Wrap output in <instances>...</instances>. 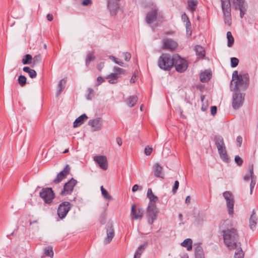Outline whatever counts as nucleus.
Wrapping results in <instances>:
<instances>
[{
	"label": "nucleus",
	"instance_id": "1",
	"mask_svg": "<svg viewBox=\"0 0 258 258\" xmlns=\"http://www.w3.org/2000/svg\"><path fill=\"white\" fill-rule=\"evenodd\" d=\"M236 80L235 82L234 89L236 90L241 91L244 92L248 88L249 84V76L247 73L245 72H241L238 74L237 71H235L232 74V81Z\"/></svg>",
	"mask_w": 258,
	"mask_h": 258
},
{
	"label": "nucleus",
	"instance_id": "2",
	"mask_svg": "<svg viewBox=\"0 0 258 258\" xmlns=\"http://www.w3.org/2000/svg\"><path fill=\"white\" fill-rule=\"evenodd\" d=\"M239 236L234 228L226 230L223 233V239L225 245L230 249L236 248L238 244Z\"/></svg>",
	"mask_w": 258,
	"mask_h": 258
},
{
	"label": "nucleus",
	"instance_id": "3",
	"mask_svg": "<svg viewBox=\"0 0 258 258\" xmlns=\"http://www.w3.org/2000/svg\"><path fill=\"white\" fill-rule=\"evenodd\" d=\"M214 141L218 150L221 159L226 163H229L230 159L227 155L226 146L223 137L220 135H216Z\"/></svg>",
	"mask_w": 258,
	"mask_h": 258
},
{
	"label": "nucleus",
	"instance_id": "4",
	"mask_svg": "<svg viewBox=\"0 0 258 258\" xmlns=\"http://www.w3.org/2000/svg\"><path fill=\"white\" fill-rule=\"evenodd\" d=\"M158 66L164 71H170L174 66L173 56L168 53H162L158 60Z\"/></svg>",
	"mask_w": 258,
	"mask_h": 258
},
{
	"label": "nucleus",
	"instance_id": "5",
	"mask_svg": "<svg viewBox=\"0 0 258 258\" xmlns=\"http://www.w3.org/2000/svg\"><path fill=\"white\" fill-rule=\"evenodd\" d=\"M221 1L224 23L228 26H230L232 23L230 1V0H221Z\"/></svg>",
	"mask_w": 258,
	"mask_h": 258
},
{
	"label": "nucleus",
	"instance_id": "6",
	"mask_svg": "<svg viewBox=\"0 0 258 258\" xmlns=\"http://www.w3.org/2000/svg\"><path fill=\"white\" fill-rule=\"evenodd\" d=\"M245 93L241 91L235 90L232 95V107L236 110L240 108L243 104Z\"/></svg>",
	"mask_w": 258,
	"mask_h": 258
},
{
	"label": "nucleus",
	"instance_id": "7",
	"mask_svg": "<svg viewBox=\"0 0 258 258\" xmlns=\"http://www.w3.org/2000/svg\"><path fill=\"white\" fill-rule=\"evenodd\" d=\"M232 7L235 11H239L240 17L243 18L246 14L248 5L245 0H233Z\"/></svg>",
	"mask_w": 258,
	"mask_h": 258
},
{
	"label": "nucleus",
	"instance_id": "8",
	"mask_svg": "<svg viewBox=\"0 0 258 258\" xmlns=\"http://www.w3.org/2000/svg\"><path fill=\"white\" fill-rule=\"evenodd\" d=\"M174 66L177 72H184L187 68L188 64L186 60L182 58L179 55H173Z\"/></svg>",
	"mask_w": 258,
	"mask_h": 258
},
{
	"label": "nucleus",
	"instance_id": "9",
	"mask_svg": "<svg viewBox=\"0 0 258 258\" xmlns=\"http://www.w3.org/2000/svg\"><path fill=\"white\" fill-rule=\"evenodd\" d=\"M39 196L48 204H50L55 197V194L51 187L43 188Z\"/></svg>",
	"mask_w": 258,
	"mask_h": 258
},
{
	"label": "nucleus",
	"instance_id": "10",
	"mask_svg": "<svg viewBox=\"0 0 258 258\" xmlns=\"http://www.w3.org/2000/svg\"><path fill=\"white\" fill-rule=\"evenodd\" d=\"M158 212L159 211L156 205L151 203L148 204L147 210V217L148 222L150 225H152L154 221L157 218Z\"/></svg>",
	"mask_w": 258,
	"mask_h": 258
},
{
	"label": "nucleus",
	"instance_id": "11",
	"mask_svg": "<svg viewBox=\"0 0 258 258\" xmlns=\"http://www.w3.org/2000/svg\"><path fill=\"white\" fill-rule=\"evenodd\" d=\"M72 207L73 205L69 202L65 201L60 203L58 206L57 211L58 217L61 219L65 218Z\"/></svg>",
	"mask_w": 258,
	"mask_h": 258
},
{
	"label": "nucleus",
	"instance_id": "12",
	"mask_svg": "<svg viewBox=\"0 0 258 258\" xmlns=\"http://www.w3.org/2000/svg\"><path fill=\"white\" fill-rule=\"evenodd\" d=\"M77 181L72 178L67 182L64 183L63 188L60 192L61 196L71 195L75 186L77 184Z\"/></svg>",
	"mask_w": 258,
	"mask_h": 258
},
{
	"label": "nucleus",
	"instance_id": "13",
	"mask_svg": "<svg viewBox=\"0 0 258 258\" xmlns=\"http://www.w3.org/2000/svg\"><path fill=\"white\" fill-rule=\"evenodd\" d=\"M120 0H107V7L110 15L115 16L120 9Z\"/></svg>",
	"mask_w": 258,
	"mask_h": 258
},
{
	"label": "nucleus",
	"instance_id": "14",
	"mask_svg": "<svg viewBox=\"0 0 258 258\" xmlns=\"http://www.w3.org/2000/svg\"><path fill=\"white\" fill-rule=\"evenodd\" d=\"M223 196L226 201V206L228 208V213L232 215L234 213L233 207L234 201L232 198V195L229 191H226L223 193Z\"/></svg>",
	"mask_w": 258,
	"mask_h": 258
},
{
	"label": "nucleus",
	"instance_id": "15",
	"mask_svg": "<svg viewBox=\"0 0 258 258\" xmlns=\"http://www.w3.org/2000/svg\"><path fill=\"white\" fill-rule=\"evenodd\" d=\"M106 237L104 242L105 244L110 243L115 235V231L112 222H108L106 226Z\"/></svg>",
	"mask_w": 258,
	"mask_h": 258
},
{
	"label": "nucleus",
	"instance_id": "16",
	"mask_svg": "<svg viewBox=\"0 0 258 258\" xmlns=\"http://www.w3.org/2000/svg\"><path fill=\"white\" fill-rule=\"evenodd\" d=\"M70 171L71 167L68 164H67L63 170L57 174L56 178L53 180L52 182L55 184L60 182L63 179L67 177Z\"/></svg>",
	"mask_w": 258,
	"mask_h": 258
},
{
	"label": "nucleus",
	"instance_id": "17",
	"mask_svg": "<svg viewBox=\"0 0 258 258\" xmlns=\"http://www.w3.org/2000/svg\"><path fill=\"white\" fill-rule=\"evenodd\" d=\"M144 215V210L142 208H137L136 205H133L131 208V216L132 219H141Z\"/></svg>",
	"mask_w": 258,
	"mask_h": 258
},
{
	"label": "nucleus",
	"instance_id": "18",
	"mask_svg": "<svg viewBox=\"0 0 258 258\" xmlns=\"http://www.w3.org/2000/svg\"><path fill=\"white\" fill-rule=\"evenodd\" d=\"M94 161L97 163L99 166L103 170H107L108 168L107 159L105 156H95L94 157Z\"/></svg>",
	"mask_w": 258,
	"mask_h": 258
},
{
	"label": "nucleus",
	"instance_id": "19",
	"mask_svg": "<svg viewBox=\"0 0 258 258\" xmlns=\"http://www.w3.org/2000/svg\"><path fill=\"white\" fill-rule=\"evenodd\" d=\"M88 125L94 128V131H99L102 128L103 124V120L101 117H97L96 118L90 119L88 121Z\"/></svg>",
	"mask_w": 258,
	"mask_h": 258
},
{
	"label": "nucleus",
	"instance_id": "20",
	"mask_svg": "<svg viewBox=\"0 0 258 258\" xmlns=\"http://www.w3.org/2000/svg\"><path fill=\"white\" fill-rule=\"evenodd\" d=\"M178 46L176 41L172 39L167 38L163 40V48L164 49L173 50Z\"/></svg>",
	"mask_w": 258,
	"mask_h": 258
},
{
	"label": "nucleus",
	"instance_id": "21",
	"mask_svg": "<svg viewBox=\"0 0 258 258\" xmlns=\"http://www.w3.org/2000/svg\"><path fill=\"white\" fill-rule=\"evenodd\" d=\"M249 173L250 174L251 181L250 183V194H252L253 189L255 185L256 181V176L254 174L253 172V165L251 164L248 167Z\"/></svg>",
	"mask_w": 258,
	"mask_h": 258
},
{
	"label": "nucleus",
	"instance_id": "22",
	"mask_svg": "<svg viewBox=\"0 0 258 258\" xmlns=\"http://www.w3.org/2000/svg\"><path fill=\"white\" fill-rule=\"evenodd\" d=\"M158 11L154 9L148 13L146 16V22L148 24H151L155 21L157 19Z\"/></svg>",
	"mask_w": 258,
	"mask_h": 258
},
{
	"label": "nucleus",
	"instance_id": "23",
	"mask_svg": "<svg viewBox=\"0 0 258 258\" xmlns=\"http://www.w3.org/2000/svg\"><path fill=\"white\" fill-rule=\"evenodd\" d=\"M88 119L86 114H83L76 119L73 123V127H77L82 125Z\"/></svg>",
	"mask_w": 258,
	"mask_h": 258
},
{
	"label": "nucleus",
	"instance_id": "24",
	"mask_svg": "<svg viewBox=\"0 0 258 258\" xmlns=\"http://www.w3.org/2000/svg\"><path fill=\"white\" fill-rule=\"evenodd\" d=\"M212 77V73L210 71L205 70L200 74V81L202 83L208 82Z\"/></svg>",
	"mask_w": 258,
	"mask_h": 258
},
{
	"label": "nucleus",
	"instance_id": "25",
	"mask_svg": "<svg viewBox=\"0 0 258 258\" xmlns=\"http://www.w3.org/2000/svg\"><path fill=\"white\" fill-rule=\"evenodd\" d=\"M147 196L150 200L148 204H150L151 203L152 204L156 205V202L157 201L158 198L153 193L151 188L148 189Z\"/></svg>",
	"mask_w": 258,
	"mask_h": 258
},
{
	"label": "nucleus",
	"instance_id": "26",
	"mask_svg": "<svg viewBox=\"0 0 258 258\" xmlns=\"http://www.w3.org/2000/svg\"><path fill=\"white\" fill-rule=\"evenodd\" d=\"M153 171L156 177H161L162 178H163L162 176V168L158 163H157L154 164L153 166Z\"/></svg>",
	"mask_w": 258,
	"mask_h": 258
},
{
	"label": "nucleus",
	"instance_id": "27",
	"mask_svg": "<svg viewBox=\"0 0 258 258\" xmlns=\"http://www.w3.org/2000/svg\"><path fill=\"white\" fill-rule=\"evenodd\" d=\"M257 219L255 215V213L254 210L252 211V214L249 218V227L251 229L253 230L256 225V221Z\"/></svg>",
	"mask_w": 258,
	"mask_h": 258
},
{
	"label": "nucleus",
	"instance_id": "28",
	"mask_svg": "<svg viewBox=\"0 0 258 258\" xmlns=\"http://www.w3.org/2000/svg\"><path fill=\"white\" fill-rule=\"evenodd\" d=\"M187 3L188 10L191 13H194L198 4L197 0H187Z\"/></svg>",
	"mask_w": 258,
	"mask_h": 258
},
{
	"label": "nucleus",
	"instance_id": "29",
	"mask_svg": "<svg viewBox=\"0 0 258 258\" xmlns=\"http://www.w3.org/2000/svg\"><path fill=\"white\" fill-rule=\"evenodd\" d=\"M138 100V97L136 95H133L130 96L126 100L125 102L127 106L130 107L134 106Z\"/></svg>",
	"mask_w": 258,
	"mask_h": 258
},
{
	"label": "nucleus",
	"instance_id": "30",
	"mask_svg": "<svg viewBox=\"0 0 258 258\" xmlns=\"http://www.w3.org/2000/svg\"><path fill=\"white\" fill-rule=\"evenodd\" d=\"M195 255L196 258H205L203 248L200 244L195 248Z\"/></svg>",
	"mask_w": 258,
	"mask_h": 258
},
{
	"label": "nucleus",
	"instance_id": "31",
	"mask_svg": "<svg viewBox=\"0 0 258 258\" xmlns=\"http://www.w3.org/2000/svg\"><path fill=\"white\" fill-rule=\"evenodd\" d=\"M67 83V78H64L62 79H61L58 84V90L56 93L57 96H58L60 95V94L61 93V92L64 90L66 84Z\"/></svg>",
	"mask_w": 258,
	"mask_h": 258
},
{
	"label": "nucleus",
	"instance_id": "32",
	"mask_svg": "<svg viewBox=\"0 0 258 258\" xmlns=\"http://www.w3.org/2000/svg\"><path fill=\"white\" fill-rule=\"evenodd\" d=\"M119 76H117L115 73H111L106 76V78L108 79V82L110 84H115L117 83V79L119 78Z\"/></svg>",
	"mask_w": 258,
	"mask_h": 258
},
{
	"label": "nucleus",
	"instance_id": "33",
	"mask_svg": "<svg viewBox=\"0 0 258 258\" xmlns=\"http://www.w3.org/2000/svg\"><path fill=\"white\" fill-rule=\"evenodd\" d=\"M195 50L199 58H203L205 56V51L202 46L196 45L195 47Z\"/></svg>",
	"mask_w": 258,
	"mask_h": 258
},
{
	"label": "nucleus",
	"instance_id": "34",
	"mask_svg": "<svg viewBox=\"0 0 258 258\" xmlns=\"http://www.w3.org/2000/svg\"><path fill=\"white\" fill-rule=\"evenodd\" d=\"M192 241L190 238H187L185 239L181 243V245L184 247L187 248V250H190L192 249Z\"/></svg>",
	"mask_w": 258,
	"mask_h": 258
},
{
	"label": "nucleus",
	"instance_id": "35",
	"mask_svg": "<svg viewBox=\"0 0 258 258\" xmlns=\"http://www.w3.org/2000/svg\"><path fill=\"white\" fill-rule=\"evenodd\" d=\"M238 244L239 247L235 252L234 258H243L244 254L241 247L240 242H239Z\"/></svg>",
	"mask_w": 258,
	"mask_h": 258
},
{
	"label": "nucleus",
	"instance_id": "36",
	"mask_svg": "<svg viewBox=\"0 0 258 258\" xmlns=\"http://www.w3.org/2000/svg\"><path fill=\"white\" fill-rule=\"evenodd\" d=\"M32 56L29 54H27L24 56L22 62L23 64H29L32 63Z\"/></svg>",
	"mask_w": 258,
	"mask_h": 258
},
{
	"label": "nucleus",
	"instance_id": "37",
	"mask_svg": "<svg viewBox=\"0 0 258 258\" xmlns=\"http://www.w3.org/2000/svg\"><path fill=\"white\" fill-rule=\"evenodd\" d=\"M148 245V242L145 241L143 244H141L137 249L135 253L136 254H138L139 255H141L143 251L146 249Z\"/></svg>",
	"mask_w": 258,
	"mask_h": 258
},
{
	"label": "nucleus",
	"instance_id": "38",
	"mask_svg": "<svg viewBox=\"0 0 258 258\" xmlns=\"http://www.w3.org/2000/svg\"><path fill=\"white\" fill-rule=\"evenodd\" d=\"M227 38L228 40L227 46L228 47H231L234 43V39L230 31H228L227 33Z\"/></svg>",
	"mask_w": 258,
	"mask_h": 258
},
{
	"label": "nucleus",
	"instance_id": "39",
	"mask_svg": "<svg viewBox=\"0 0 258 258\" xmlns=\"http://www.w3.org/2000/svg\"><path fill=\"white\" fill-rule=\"evenodd\" d=\"M100 189H101V194H102L103 197L105 199L109 200L112 199L111 196L109 195L108 192L107 191V190H106L105 188H104L103 186H101Z\"/></svg>",
	"mask_w": 258,
	"mask_h": 258
},
{
	"label": "nucleus",
	"instance_id": "40",
	"mask_svg": "<svg viewBox=\"0 0 258 258\" xmlns=\"http://www.w3.org/2000/svg\"><path fill=\"white\" fill-rule=\"evenodd\" d=\"M95 59V57L93 55L92 53H88L85 60L86 65L88 66L90 62L94 60Z\"/></svg>",
	"mask_w": 258,
	"mask_h": 258
},
{
	"label": "nucleus",
	"instance_id": "41",
	"mask_svg": "<svg viewBox=\"0 0 258 258\" xmlns=\"http://www.w3.org/2000/svg\"><path fill=\"white\" fill-rule=\"evenodd\" d=\"M44 254L48 256L52 257L53 255L52 247L48 246L44 248Z\"/></svg>",
	"mask_w": 258,
	"mask_h": 258
},
{
	"label": "nucleus",
	"instance_id": "42",
	"mask_svg": "<svg viewBox=\"0 0 258 258\" xmlns=\"http://www.w3.org/2000/svg\"><path fill=\"white\" fill-rule=\"evenodd\" d=\"M108 58L111 59V60L113 61L115 63L118 64L119 66L121 67H124V63L123 62H122L121 60H119L118 59H117L115 56L112 55H109L108 56Z\"/></svg>",
	"mask_w": 258,
	"mask_h": 258
},
{
	"label": "nucleus",
	"instance_id": "43",
	"mask_svg": "<svg viewBox=\"0 0 258 258\" xmlns=\"http://www.w3.org/2000/svg\"><path fill=\"white\" fill-rule=\"evenodd\" d=\"M26 78L23 75H20L18 79V83L21 86L23 87L26 84Z\"/></svg>",
	"mask_w": 258,
	"mask_h": 258
},
{
	"label": "nucleus",
	"instance_id": "44",
	"mask_svg": "<svg viewBox=\"0 0 258 258\" xmlns=\"http://www.w3.org/2000/svg\"><path fill=\"white\" fill-rule=\"evenodd\" d=\"M33 59V64L31 66L32 67H34L35 65L39 63L41 60V56L40 54L35 55Z\"/></svg>",
	"mask_w": 258,
	"mask_h": 258
},
{
	"label": "nucleus",
	"instance_id": "45",
	"mask_svg": "<svg viewBox=\"0 0 258 258\" xmlns=\"http://www.w3.org/2000/svg\"><path fill=\"white\" fill-rule=\"evenodd\" d=\"M113 71L117 76H119L120 75L123 74L125 72V70L122 68H119L118 67H114L113 68Z\"/></svg>",
	"mask_w": 258,
	"mask_h": 258
},
{
	"label": "nucleus",
	"instance_id": "46",
	"mask_svg": "<svg viewBox=\"0 0 258 258\" xmlns=\"http://www.w3.org/2000/svg\"><path fill=\"white\" fill-rule=\"evenodd\" d=\"M231 67L232 68L236 67L239 63V60L236 57H231L230 60Z\"/></svg>",
	"mask_w": 258,
	"mask_h": 258
},
{
	"label": "nucleus",
	"instance_id": "47",
	"mask_svg": "<svg viewBox=\"0 0 258 258\" xmlns=\"http://www.w3.org/2000/svg\"><path fill=\"white\" fill-rule=\"evenodd\" d=\"M87 92H88V94L87 96V98L88 100H91L94 97V94H93L94 90L92 88H89L87 89Z\"/></svg>",
	"mask_w": 258,
	"mask_h": 258
},
{
	"label": "nucleus",
	"instance_id": "48",
	"mask_svg": "<svg viewBox=\"0 0 258 258\" xmlns=\"http://www.w3.org/2000/svg\"><path fill=\"white\" fill-rule=\"evenodd\" d=\"M234 160H235V162L236 163V164L238 166L242 165L243 162L242 158L238 155L235 156Z\"/></svg>",
	"mask_w": 258,
	"mask_h": 258
},
{
	"label": "nucleus",
	"instance_id": "49",
	"mask_svg": "<svg viewBox=\"0 0 258 258\" xmlns=\"http://www.w3.org/2000/svg\"><path fill=\"white\" fill-rule=\"evenodd\" d=\"M181 18H182V20L184 22H186V27L187 26V25H190V21L189 20V19H188L187 16L186 15V14L185 13L182 15Z\"/></svg>",
	"mask_w": 258,
	"mask_h": 258
},
{
	"label": "nucleus",
	"instance_id": "50",
	"mask_svg": "<svg viewBox=\"0 0 258 258\" xmlns=\"http://www.w3.org/2000/svg\"><path fill=\"white\" fill-rule=\"evenodd\" d=\"M179 182L177 180H176L174 182V185L172 187V192L173 194H175L177 192V190L179 187Z\"/></svg>",
	"mask_w": 258,
	"mask_h": 258
},
{
	"label": "nucleus",
	"instance_id": "51",
	"mask_svg": "<svg viewBox=\"0 0 258 258\" xmlns=\"http://www.w3.org/2000/svg\"><path fill=\"white\" fill-rule=\"evenodd\" d=\"M152 150H153L152 148L150 147L149 146H148L146 147V148H145V150H144L145 154L147 156L150 155L152 152Z\"/></svg>",
	"mask_w": 258,
	"mask_h": 258
},
{
	"label": "nucleus",
	"instance_id": "52",
	"mask_svg": "<svg viewBox=\"0 0 258 258\" xmlns=\"http://www.w3.org/2000/svg\"><path fill=\"white\" fill-rule=\"evenodd\" d=\"M123 55L125 61H128L131 59V54L130 53L128 52H123Z\"/></svg>",
	"mask_w": 258,
	"mask_h": 258
},
{
	"label": "nucleus",
	"instance_id": "53",
	"mask_svg": "<svg viewBox=\"0 0 258 258\" xmlns=\"http://www.w3.org/2000/svg\"><path fill=\"white\" fill-rule=\"evenodd\" d=\"M29 76L31 78H35L37 76L36 71L34 70L31 69V71L28 72Z\"/></svg>",
	"mask_w": 258,
	"mask_h": 258
},
{
	"label": "nucleus",
	"instance_id": "54",
	"mask_svg": "<svg viewBox=\"0 0 258 258\" xmlns=\"http://www.w3.org/2000/svg\"><path fill=\"white\" fill-rule=\"evenodd\" d=\"M237 145L238 147L241 146L242 143V138L241 136H238L236 138Z\"/></svg>",
	"mask_w": 258,
	"mask_h": 258
},
{
	"label": "nucleus",
	"instance_id": "55",
	"mask_svg": "<svg viewBox=\"0 0 258 258\" xmlns=\"http://www.w3.org/2000/svg\"><path fill=\"white\" fill-rule=\"evenodd\" d=\"M217 111V107L216 106H212L211 107V113L212 115L214 116Z\"/></svg>",
	"mask_w": 258,
	"mask_h": 258
},
{
	"label": "nucleus",
	"instance_id": "56",
	"mask_svg": "<svg viewBox=\"0 0 258 258\" xmlns=\"http://www.w3.org/2000/svg\"><path fill=\"white\" fill-rule=\"evenodd\" d=\"M116 142L119 146H121L122 144V139L120 137H117L116 139Z\"/></svg>",
	"mask_w": 258,
	"mask_h": 258
},
{
	"label": "nucleus",
	"instance_id": "57",
	"mask_svg": "<svg viewBox=\"0 0 258 258\" xmlns=\"http://www.w3.org/2000/svg\"><path fill=\"white\" fill-rule=\"evenodd\" d=\"M91 0H83L82 2V5L84 6H88L91 4Z\"/></svg>",
	"mask_w": 258,
	"mask_h": 258
},
{
	"label": "nucleus",
	"instance_id": "58",
	"mask_svg": "<svg viewBox=\"0 0 258 258\" xmlns=\"http://www.w3.org/2000/svg\"><path fill=\"white\" fill-rule=\"evenodd\" d=\"M97 81L98 82V85H99L101 83L104 81V80L102 77L99 76L97 77Z\"/></svg>",
	"mask_w": 258,
	"mask_h": 258
},
{
	"label": "nucleus",
	"instance_id": "59",
	"mask_svg": "<svg viewBox=\"0 0 258 258\" xmlns=\"http://www.w3.org/2000/svg\"><path fill=\"white\" fill-rule=\"evenodd\" d=\"M46 18H47V20L49 21H52L53 19V15L51 14H47Z\"/></svg>",
	"mask_w": 258,
	"mask_h": 258
},
{
	"label": "nucleus",
	"instance_id": "60",
	"mask_svg": "<svg viewBox=\"0 0 258 258\" xmlns=\"http://www.w3.org/2000/svg\"><path fill=\"white\" fill-rule=\"evenodd\" d=\"M139 185H137V184H135V185L133 186V187H132V191H133V192H135V191H137V190H138V189H139Z\"/></svg>",
	"mask_w": 258,
	"mask_h": 258
},
{
	"label": "nucleus",
	"instance_id": "61",
	"mask_svg": "<svg viewBox=\"0 0 258 258\" xmlns=\"http://www.w3.org/2000/svg\"><path fill=\"white\" fill-rule=\"evenodd\" d=\"M250 178V174H246L243 176V179L245 181H248Z\"/></svg>",
	"mask_w": 258,
	"mask_h": 258
},
{
	"label": "nucleus",
	"instance_id": "62",
	"mask_svg": "<svg viewBox=\"0 0 258 258\" xmlns=\"http://www.w3.org/2000/svg\"><path fill=\"white\" fill-rule=\"evenodd\" d=\"M31 69L29 67H24L23 69L24 72L28 73L31 71Z\"/></svg>",
	"mask_w": 258,
	"mask_h": 258
},
{
	"label": "nucleus",
	"instance_id": "63",
	"mask_svg": "<svg viewBox=\"0 0 258 258\" xmlns=\"http://www.w3.org/2000/svg\"><path fill=\"white\" fill-rule=\"evenodd\" d=\"M190 202V197L189 196H188L186 197V199H185V203L186 204H189Z\"/></svg>",
	"mask_w": 258,
	"mask_h": 258
},
{
	"label": "nucleus",
	"instance_id": "64",
	"mask_svg": "<svg viewBox=\"0 0 258 258\" xmlns=\"http://www.w3.org/2000/svg\"><path fill=\"white\" fill-rule=\"evenodd\" d=\"M207 109H208V105H206L205 106L203 105L202 107V108H201L202 110L203 111H206L207 110Z\"/></svg>",
	"mask_w": 258,
	"mask_h": 258
}]
</instances>
